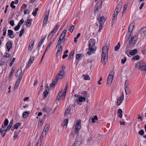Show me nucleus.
<instances>
[{
  "instance_id": "f257e3e1",
  "label": "nucleus",
  "mask_w": 146,
  "mask_h": 146,
  "mask_svg": "<svg viewBox=\"0 0 146 146\" xmlns=\"http://www.w3.org/2000/svg\"><path fill=\"white\" fill-rule=\"evenodd\" d=\"M102 54L101 58V61L102 63L105 65L107 61L108 55V47L104 46L102 49Z\"/></svg>"
},
{
  "instance_id": "f03ea898",
  "label": "nucleus",
  "mask_w": 146,
  "mask_h": 146,
  "mask_svg": "<svg viewBox=\"0 0 146 146\" xmlns=\"http://www.w3.org/2000/svg\"><path fill=\"white\" fill-rule=\"evenodd\" d=\"M136 37H137L136 36V35H135V36L133 35H131L128 42V47L129 48H131L133 47L134 46V45L135 44V42L137 41V39H135Z\"/></svg>"
},
{
  "instance_id": "7ed1b4c3",
  "label": "nucleus",
  "mask_w": 146,
  "mask_h": 146,
  "mask_svg": "<svg viewBox=\"0 0 146 146\" xmlns=\"http://www.w3.org/2000/svg\"><path fill=\"white\" fill-rule=\"evenodd\" d=\"M139 69L142 71L146 72V62L141 60L139 62Z\"/></svg>"
},
{
  "instance_id": "20e7f679",
  "label": "nucleus",
  "mask_w": 146,
  "mask_h": 146,
  "mask_svg": "<svg viewBox=\"0 0 146 146\" xmlns=\"http://www.w3.org/2000/svg\"><path fill=\"white\" fill-rule=\"evenodd\" d=\"M64 74V70L63 69L61 70L58 73L56 76V78L55 80L56 82H58L59 79H60L62 78Z\"/></svg>"
},
{
  "instance_id": "39448f33",
  "label": "nucleus",
  "mask_w": 146,
  "mask_h": 146,
  "mask_svg": "<svg viewBox=\"0 0 146 146\" xmlns=\"http://www.w3.org/2000/svg\"><path fill=\"white\" fill-rule=\"evenodd\" d=\"M49 127L50 125L48 124H47L45 125L40 136V138H41V137L43 138L44 136L46 135L47 132L49 129Z\"/></svg>"
},
{
  "instance_id": "423d86ee",
  "label": "nucleus",
  "mask_w": 146,
  "mask_h": 146,
  "mask_svg": "<svg viewBox=\"0 0 146 146\" xmlns=\"http://www.w3.org/2000/svg\"><path fill=\"white\" fill-rule=\"evenodd\" d=\"M125 90L127 94H129L131 92V90L129 88V84L128 82V80H126L125 81L124 84Z\"/></svg>"
},
{
  "instance_id": "0eeeda50",
  "label": "nucleus",
  "mask_w": 146,
  "mask_h": 146,
  "mask_svg": "<svg viewBox=\"0 0 146 146\" xmlns=\"http://www.w3.org/2000/svg\"><path fill=\"white\" fill-rule=\"evenodd\" d=\"M97 19L99 23H104L106 21V19L104 16H101L100 15H98Z\"/></svg>"
},
{
  "instance_id": "6e6552de",
  "label": "nucleus",
  "mask_w": 146,
  "mask_h": 146,
  "mask_svg": "<svg viewBox=\"0 0 146 146\" xmlns=\"http://www.w3.org/2000/svg\"><path fill=\"white\" fill-rule=\"evenodd\" d=\"M22 70L21 69H18L17 72L15 73V76L16 77H17L18 76V78H21V79H22V77L23 75V73H22Z\"/></svg>"
},
{
  "instance_id": "1a4fd4ad",
  "label": "nucleus",
  "mask_w": 146,
  "mask_h": 146,
  "mask_svg": "<svg viewBox=\"0 0 146 146\" xmlns=\"http://www.w3.org/2000/svg\"><path fill=\"white\" fill-rule=\"evenodd\" d=\"M113 76L109 74L107 80V85L111 84L113 79Z\"/></svg>"
},
{
  "instance_id": "9d476101",
  "label": "nucleus",
  "mask_w": 146,
  "mask_h": 146,
  "mask_svg": "<svg viewBox=\"0 0 146 146\" xmlns=\"http://www.w3.org/2000/svg\"><path fill=\"white\" fill-rule=\"evenodd\" d=\"M94 46H89L88 49L89 51H88L87 52V54L88 55H90L91 53L94 54L95 52H94V49L93 48Z\"/></svg>"
},
{
  "instance_id": "9b49d317",
  "label": "nucleus",
  "mask_w": 146,
  "mask_h": 146,
  "mask_svg": "<svg viewBox=\"0 0 146 146\" xmlns=\"http://www.w3.org/2000/svg\"><path fill=\"white\" fill-rule=\"evenodd\" d=\"M96 43V41L94 39H90L88 42V46H94Z\"/></svg>"
},
{
  "instance_id": "f8f14e48",
  "label": "nucleus",
  "mask_w": 146,
  "mask_h": 146,
  "mask_svg": "<svg viewBox=\"0 0 146 146\" xmlns=\"http://www.w3.org/2000/svg\"><path fill=\"white\" fill-rule=\"evenodd\" d=\"M8 35L11 38H12L15 37L13 31L12 30H8Z\"/></svg>"
},
{
  "instance_id": "ddd939ff",
  "label": "nucleus",
  "mask_w": 146,
  "mask_h": 146,
  "mask_svg": "<svg viewBox=\"0 0 146 146\" xmlns=\"http://www.w3.org/2000/svg\"><path fill=\"white\" fill-rule=\"evenodd\" d=\"M62 48L63 46H58L57 49V52L56 54L57 56H58L61 54L62 51Z\"/></svg>"
},
{
  "instance_id": "4468645a",
  "label": "nucleus",
  "mask_w": 146,
  "mask_h": 146,
  "mask_svg": "<svg viewBox=\"0 0 146 146\" xmlns=\"http://www.w3.org/2000/svg\"><path fill=\"white\" fill-rule=\"evenodd\" d=\"M6 46L8 51H9L12 48V44L11 41H8L6 44Z\"/></svg>"
},
{
  "instance_id": "2eb2a0df",
  "label": "nucleus",
  "mask_w": 146,
  "mask_h": 146,
  "mask_svg": "<svg viewBox=\"0 0 146 146\" xmlns=\"http://www.w3.org/2000/svg\"><path fill=\"white\" fill-rule=\"evenodd\" d=\"M21 80V78H19L17 80L14 85V88L15 89H16L17 88L19 84V83Z\"/></svg>"
},
{
  "instance_id": "dca6fc26",
  "label": "nucleus",
  "mask_w": 146,
  "mask_h": 146,
  "mask_svg": "<svg viewBox=\"0 0 146 146\" xmlns=\"http://www.w3.org/2000/svg\"><path fill=\"white\" fill-rule=\"evenodd\" d=\"M116 9L115 10L114 12V13L113 16V19L112 20L111 23H114L116 20V18H115L117 16L118 13H117L115 11Z\"/></svg>"
},
{
  "instance_id": "f3484780",
  "label": "nucleus",
  "mask_w": 146,
  "mask_h": 146,
  "mask_svg": "<svg viewBox=\"0 0 146 146\" xmlns=\"http://www.w3.org/2000/svg\"><path fill=\"white\" fill-rule=\"evenodd\" d=\"M52 110V109L50 108V107L46 106L44 107L43 109V110L44 111L47 113L50 112Z\"/></svg>"
},
{
  "instance_id": "a211bd4d",
  "label": "nucleus",
  "mask_w": 146,
  "mask_h": 146,
  "mask_svg": "<svg viewBox=\"0 0 146 146\" xmlns=\"http://www.w3.org/2000/svg\"><path fill=\"white\" fill-rule=\"evenodd\" d=\"M81 126H75V133L77 134L78 135L79 133V131L81 129Z\"/></svg>"
},
{
  "instance_id": "6ab92c4d",
  "label": "nucleus",
  "mask_w": 146,
  "mask_h": 146,
  "mask_svg": "<svg viewBox=\"0 0 146 146\" xmlns=\"http://www.w3.org/2000/svg\"><path fill=\"white\" fill-rule=\"evenodd\" d=\"M124 99L120 96L117 99V106H119L122 103L123 100Z\"/></svg>"
},
{
  "instance_id": "aec40b11",
  "label": "nucleus",
  "mask_w": 146,
  "mask_h": 146,
  "mask_svg": "<svg viewBox=\"0 0 146 146\" xmlns=\"http://www.w3.org/2000/svg\"><path fill=\"white\" fill-rule=\"evenodd\" d=\"M140 33L142 35L144 36L146 35V28H141L140 31Z\"/></svg>"
},
{
  "instance_id": "412c9836",
  "label": "nucleus",
  "mask_w": 146,
  "mask_h": 146,
  "mask_svg": "<svg viewBox=\"0 0 146 146\" xmlns=\"http://www.w3.org/2000/svg\"><path fill=\"white\" fill-rule=\"evenodd\" d=\"M66 30L65 29L64 30L61 34L59 38H60L61 39L63 40L66 35Z\"/></svg>"
},
{
  "instance_id": "4be33fe9",
  "label": "nucleus",
  "mask_w": 146,
  "mask_h": 146,
  "mask_svg": "<svg viewBox=\"0 0 146 146\" xmlns=\"http://www.w3.org/2000/svg\"><path fill=\"white\" fill-rule=\"evenodd\" d=\"M137 50L136 49L131 50L129 52V54L131 55H133L137 53Z\"/></svg>"
},
{
  "instance_id": "5701e85b",
  "label": "nucleus",
  "mask_w": 146,
  "mask_h": 146,
  "mask_svg": "<svg viewBox=\"0 0 146 146\" xmlns=\"http://www.w3.org/2000/svg\"><path fill=\"white\" fill-rule=\"evenodd\" d=\"M118 116L120 118H121L122 117V110L119 109L117 111Z\"/></svg>"
},
{
  "instance_id": "b1692460",
  "label": "nucleus",
  "mask_w": 146,
  "mask_h": 146,
  "mask_svg": "<svg viewBox=\"0 0 146 146\" xmlns=\"http://www.w3.org/2000/svg\"><path fill=\"white\" fill-rule=\"evenodd\" d=\"M34 43V41L32 40L31 42H30L29 45L28 47V49L29 50H31L32 48L33 47V44Z\"/></svg>"
},
{
  "instance_id": "393cba45",
  "label": "nucleus",
  "mask_w": 146,
  "mask_h": 146,
  "mask_svg": "<svg viewBox=\"0 0 146 146\" xmlns=\"http://www.w3.org/2000/svg\"><path fill=\"white\" fill-rule=\"evenodd\" d=\"M32 20L31 19H27V21L25 25L27 26V27L30 26L31 25V22H32Z\"/></svg>"
},
{
  "instance_id": "a878e982",
  "label": "nucleus",
  "mask_w": 146,
  "mask_h": 146,
  "mask_svg": "<svg viewBox=\"0 0 146 146\" xmlns=\"http://www.w3.org/2000/svg\"><path fill=\"white\" fill-rule=\"evenodd\" d=\"M56 80H55V79L50 84V88H53L55 85L57 84L58 82H56Z\"/></svg>"
},
{
  "instance_id": "bb28decb",
  "label": "nucleus",
  "mask_w": 146,
  "mask_h": 146,
  "mask_svg": "<svg viewBox=\"0 0 146 146\" xmlns=\"http://www.w3.org/2000/svg\"><path fill=\"white\" fill-rule=\"evenodd\" d=\"M74 54V50L71 51L70 53L69 56L68 57V60H70L73 57V55Z\"/></svg>"
},
{
  "instance_id": "cd10ccee",
  "label": "nucleus",
  "mask_w": 146,
  "mask_h": 146,
  "mask_svg": "<svg viewBox=\"0 0 146 146\" xmlns=\"http://www.w3.org/2000/svg\"><path fill=\"white\" fill-rule=\"evenodd\" d=\"M29 113V111H26L24 112L23 114V117L24 118H26L28 116Z\"/></svg>"
},
{
  "instance_id": "c85d7f7f",
  "label": "nucleus",
  "mask_w": 146,
  "mask_h": 146,
  "mask_svg": "<svg viewBox=\"0 0 146 146\" xmlns=\"http://www.w3.org/2000/svg\"><path fill=\"white\" fill-rule=\"evenodd\" d=\"M78 100L79 102H82L85 101L86 98L84 97L80 96L78 98Z\"/></svg>"
},
{
  "instance_id": "c756f323",
  "label": "nucleus",
  "mask_w": 146,
  "mask_h": 146,
  "mask_svg": "<svg viewBox=\"0 0 146 146\" xmlns=\"http://www.w3.org/2000/svg\"><path fill=\"white\" fill-rule=\"evenodd\" d=\"M43 40H41L38 43V46L37 47V49L38 50L40 49L41 46L42 45V43L43 42Z\"/></svg>"
},
{
  "instance_id": "7c9ffc66",
  "label": "nucleus",
  "mask_w": 146,
  "mask_h": 146,
  "mask_svg": "<svg viewBox=\"0 0 146 146\" xmlns=\"http://www.w3.org/2000/svg\"><path fill=\"white\" fill-rule=\"evenodd\" d=\"M83 76L84 77V79L86 80H90V76L87 74H84Z\"/></svg>"
},
{
  "instance_id": "2f4dec72",
  "label": "nucleus",
  "mask_w": 146,
  "mask_h": 146,
  "mask_svg": "<svg viewBox=\"0 0 146 146\" xmlns=\"http://www.w3.org/2000/svg\"><path fill=\"white\" fill-rule=\"evenodd\" d=\"M40 137V139L38 140L37 142L36 143V146H40L41 145V143L42 142V140Z\"/></svg>"
},
{
  "instance_id": "473e14b6",
  "label": "nucleus",
  "mask_w": 146,
  "mask_h": 146,
  "mask_svg": "<svg viewBox=\"0 0 146 146\" xmlns=\"http://www.w3.org/2000/svg\"><path fill=\"white\" fill-rule=\"evenodd\" d=\"M82 56L80 54H77L76 56V59L80 60L82 58Z\"/></svg>"
},
{
  "instance_id": "72a5a7b5",
  "label": "nucleus",
  "mask_w": 146,
  "mask_h": 146,
  "mask_svg": "<svg viewBox=\"0 0 146 146\" xmlns=\"http://www.w3.org/2000/svg\"><path fill=\"white\" fill-rule=\"evenodd\" d=\"M74 26L73 25H71V26H70L68 29V30L71 33H72L74 29Z\"/></svg>"
},
{
  "instance_id": "f704fd0d",
  "label": "nucleus",
  "mask_w": 146,
  "mask_h": 146,
  "mask_svg": "<svg viewBox=\"0 0 146 146\" xmlns=\"http://www.w3.org/2000/svg\"><path fill=\"white\" fill-rule=\"evenodd\" d=\"M14 70L12 68L9 76V79L10 80L12 76L13 73L14 72Z\"/></svg>"
},
{
  "instance_id": "c9c22d12",
  "label": "nucleus",
  "mask_w": 146,
  "mask_h": 146,
  "mask_svg": "<svg viewBox=\"0 0 146 146\" xmlns=\"http://www.w3.org/2000/svg\"><path fill=\"white\" fill-rule=\"evenodd\" d=\"M48 92L46 90H45L43 93V96L44 97V99H45L48 95Z\"/></svg>"
},
{
  "instance_id": "e433bc0d",
  "label": "nucleus",
  "mask_w": 146,
  "mask_h": 146,
  "mask_svg": "<svg viewBox=\"0 0 146 146\" xmlns=\"http://www.w3.org/2000/svg\"><path fill=\"white\" fill-rule=\"evenodd\" d=\"M120 48V42L118 43L117 45L115 46L114 48V50L115 51H116L118 50Z\"/></svg>"
},
{
  "instance_id": "4c0bfd02",
  "label": "nucleus",
  "mask_w": 146,
  "mask_h": 146,
  "mask_svg": "<svg viewBox=\"0 0 146 146\" xmlns=\"http://www.w3.org/2000/svg\"><path fill=\"white\" fill-rule=\"evenodd\" d=\"M38 8H36L35 9L34 11H33L32 13V15L33 16H35L36 15L37 12L38 11Z\"/></svg>"
},
{
  "instance_id": "58836bf2",
  "label": "nucleus",
  "mask_w": 146,
  "mask_h": 146,
  "mask_svg": "<svg viewBox=\"0 0 146 146\" xmlns=\"http://www.w3.org/2000/svg\"><path fill=\"white\" fill-rule=\"evenodd\" d=\"M68 119L67 118L64 120V124L63 125L64 126H67L68 123Z\"/></svg>"
},
{
  "instance_id": "ea45409f",
  "label": "nucleus",
  "mask_w": 146,
  "mask_h": 146,
  "mask_svg": "<svg viewBox=\"0 0 146 146\" xmlns=\"http://www.w3.org/2000/svg\"><path fill=\"white\" fill-rule=\"evenodd\" d=\"M82 94L83 96H84V97L88 98L89 96L88 95L87 92L86 91L84 92Z\"/></svg>"
},
{
  "instance_id": "a19ab883",
  "label": "nucleus",
  "mask_w": 146,
  "mask_h": 146,
  "mask_svg": "<svg viewBox=\"0 0 146 146\" xmlns=\"http://www.w3.org/2000/svg\"><path fill=\"white\" fill-rule=\"evenodd\" d=\"M63 40L61 39V38H59L57 42V45H58V46H60L61 44L62 41Z\"/></svg>"
},
{
  "instance_id": "79ce46f5",
  "label": "nucleus",
  "mask_w": 146,
  "mask_h": 146,
  "mask_svg": "<svg viewBox=\"0 0 146 146\" xmlns=\"http://www.w3.org/2000/svg\"><path fill=\"white\" fill-rule=\"evenodd\" d=\"M139 56L138 55H137L132 58V60H138L139 59Z\"/></svg>"
},
{
  "instance_id": "37998d69",
  "label": "nucleus",
  "mask_w": 146,
  "mask_h": 146,
  "mask_svg": "<svg viewBox=\"0 0 146 146\" xmlns=\"http://www.w3.org/2000/svg\"><path fill=\"white\" fill-rule=\"evenodd\" d=\"M8 120L7 118L5 119L4 121V124L5 126H7L8 125Z\"/></svg>"
},
{
  "instance_id": "c03bdc74",
  "label": "nucleus",
  "mask_w": 146,
  "mask_h": 146,
  "mask_svg": "<svg viewBox=\"0 0 146 146\" xmlns=\"http://www.w3.org/2000/svg\"><path fill=\"white\" fill-rule=\"evenodd\" d=\"M21 124V123H17L14 125V129H17L18 128L19 126Z\"/></svg>"
},
{
  "instance_id": "a18cd8bd",
  "label": "nucleus",
  "mask_w": 146,
  "mask_h": 146,
  "mask_svg": "<svg viewBox=\"0 0 146 146\" xmlns=\"http://www.w3.org/2000/svg\"><path fill=\"white\" fill-rule=\"evenodd\" d=\"M121 8V7L117 6L116 7V12L117 13H118L120 12Z\"/></svg>"
},
{
  "instance_id": "49530a36",
  "label": "nucleus",
  "mask_w": 146,
  "mask_h": 146,
  "mask_svg": "<svg viewBox=\"0 0 146 146\" xmlns=\"http://www.w3.org/2000/svg\"><path fill=\"white\" fill-rule=\"evenodd\" d=\"M102 3V0H100L97 3L96 5L97 6L99 7H100Z\"/></svg>"
},
{
  "instance_id": "de8ad7c7",
  "label": "nucleus",
  "mask_w": 146,
  "mask_h": 146,
  "mask_svg": "<svg viewBox=\"0 0 146 146\" xmlns=\"http://www.w3.org/2000/svg\"><path fill=\"white\" fill-rule=\"evenodd\" d=\"M21 25L19 24L17 25L14 27V30L15 31H18Z\"/></svg>"
},
{
  "instance_id": "09e8293b",
  "label": "nucleus",
  "mask_w": 146,
  "mask_h": 146,
  "mask_svg": "<svg viewBox=\"0 0 146 146\" xmlns=\"http://www.w3.org/2000/svg\"><path fill=\"white\" fill-rule=\"evenodd\" d=\"M18 136V133L17 132H15L13 136L14 140H15L17 139Z\"/></svg>"
},
{
  "instance_id": "8fccbe9b",
  "label": "nucleus",
  "mask_w": 146,
  "mask_h": 146,
  "mask_svg": "<svg viewBox=\"0 0 146 146\" xmlns=\"http://www.w3.org/2000/svg\"><path fill=\"white\" fill-rule=\"evenodd\" d=\"M14 1H12L10 4V6L13 9H15L16 7V6L14 5Z\"/></svg>"
},
{
  "instance_id": "3c124183",
  "label": "nucleus",
  "mask_w": 146,
  "mask_h": 146,
  "mask_svg": "<svg viewBox=\"0 0 146 146\" xmlns=\"http://www.w3.org/2000/svg\"><path fill=\"white\" fill-rule=\"evenodd\" d=\"M81 121L80 120H77L75 126H81Z\"/></svg>"
},
{
  "instance_id": "603ef678",
  "label": "nucleus",
  "mask_w": 146,
  "mask_h": 146,
  "mask_svg": "<svg viewBox=\"0 0 146 146\" xmlns=\"http://www.w3.org/2000/svg\"><path fill=\"white\" fill-rule=\"evenodd\" d=\"M24 29H23L21 30L20 31V34L19 35V36L20 37H21L22 36V35L23 34V33H24Z\"/></svg>"
},
{
  "instance_id": "864d4df0",
  "label": "nucleus",
  "mask_w": 146,
  "mask_h": 146,
  "mask_svg": "<svg viewBox=\"0 0 146 146\" xmlns=\"http://www.w3.org/2000/svg\"><path fill=\"white\" fill-rule=\"evenodd\" d=\"M7 29L6 27H4L3 29V36H5L6 34Z\"/></svg>"
},
{
  "instance_id": "5fc2aeb1",
  "label": "nucleus",
  "mask_w": 146,
  "mask_h": 146,
  "mask_svg": "<svg viewBox=\"0 0 146 146\" xmlns=\"http://www.w3.org/2000/svg\"><path fill=\"white\" fill-rule=\"evenodd\" d=\"M140 135H143L144 133V131L142 129L140 130L138 133Z\"/></svg>"
},
{
  "instance_id": "6e6d98bb",
  "label": "nucleus",
  "mask_w": 146,
  "mask_h": 146,
  "mask_svg": "<svg viewBox=\"0 0 146 146\" xmlns=\"http://www.w3.org/2000/svg\"><path fill=\"white\" fill-rule=\"evenodd\" d=\"M127 59L126 57H124L123 59L121 60V63L122 64H124L125 63Z\"/></svg>"
},
{
  "instance_id": "4d7b16f0",
  "label": "nucleus",
  "mask_w": 146,
  "mask_h": 146,
  "mask_svg": "<svg viewBox=\"0 0 146 146\" xmlns=\"http://www.w3.org/2000/svg\"><path fill=\"white\" fill-rule=\"evenodd\" d=\"M104 23H100V24L99 25V31H100L101 30H102L103 29V25H104Z\"/></svg>"
},
{
  "instance_id": "13d9d810",
  "label": "nucleus",
  "mask_w": 146,
  "mask_h": 146,
  "mask_svg": "<svg viewBox=\"0 0 146 146\" xmlns=\"http://www.w3.org/2000/svg\"><path fill=\"white\" fill-rule=\"evenodd\" d=\"M70 110L69 109V108H67L65 112V113H64L65 115H66L67 114L68 112H69Z\"/></svg>"
},
{
  "instance_id": "bf43d9fd",
  "label": "nucleus",
  "mask_w": 146,
  "mask_h": 146,
  "mask_svg": "<svg viewBox=\"0 0 146 146\" xmlns=\"http://www.w3.org/2000/svg\"><path fill=\"white\" fill-rule=\"evenodd\" d=\"M53 35V34H51L50 33L48 35V37L47 38L48 40H49L52 37V36Z\"/></svg>"
},
{
  "instance_id": "052dcab7",
  "label": "nucleus",
  "mask_w": 146,
  "mask_h": 146,
  "mask_svg": "<svg viewBox=\"0 0 146 146\" xmlns=\"http://www.w3.org/2000/svg\"><path fill=\"white\" fill-rule=\"evenodd\" d=\"M4 132L3 129H2V131L1 132V133L2 137H4L6 134Z\"/></svg>"
},
{
  "instance_id": "680f3d73",
  "label": "nucleus",
  "mask_w": 146,
  "mask_h": 146,
  "mask_svg": "<svg viewBox=\"0 0 146 146\" xmlns=\"http://www.w3.org/2000/svg\"><path fill=\"white\" fill-rule=\"evenodd\" d=\"M61 99V97L60 96H57L56 98V101L57 102V103Z\"/></svg>"
},
{
  "instance_id": "e2e57ef3",
  "label": "nucleus",
  "mask_w": 146,
  "mask_h": 146,
  "mask_svg": "<svg viewBox=\"0 0 146 146\" xmlns=\"http://www.w3.org/2000/svg\"><path fill=\"white\" fill-rule=\"evenodd\" d=\"M49 16V13L46 14L44 17V19H45V20H48V18Z\"/></svg>"
},
{
  "instance_id": "0e129e2a",
  "label": "nucleus",
  "mask_w": 146,
  "mask_h": 146,
  "mask_svg": "<svg viewBox=\"0 0 146 146\" xmlns=\"http://www.w3.org/2000/svg\"><path fill=\"white\" fill-rule=\"evenodd\" d=\"M135 22V21L133 20L130 24L129 26H131V27H134Z\"/></svg>"
},
{
  "instance_id": "69168bd1",
  "label": "nucleus",
  "mask_w": 146,
  "mask_h": 146,
  "mask_svg": "<svg viewBox=\"0 0 146 146\" xmlns=\"http://www.w3.org/2000/svg\"><path fill=\"white\" fill-rule=\"evenodd\" d=\"M47 21H48V20H45V19H44V20H43V24H42L43 27L45 26L46 25L47 23Z\"/></svg>"
},
{
  "instance_id": "338daca9",
  "label": "nucleus",
  "mask_w": 146,
  "mask_h": 146,
  "mask_svg": "<svg viewBox=\"0 0 146 146\" xmlns=\"http://www.w3.org/2000/svg\"><path fill=\"white\" fill-rule=\"evenodd\" d=\"M59 26V24L58 23L56 24V25L53 28V29L55 31L56 30H57Z\"/></svg>"
},
{
  "instance_id": "774afa93",
  "label": "nucleus",
  "mask_w": 146,
  "mask_h": 146,
  "mask_svg": "<svg viewBox=\"0 0 146 146\" xmlns=\"http://www.w3.org/2000/svg\"><path fill=\"white\" fill-rule=\"evenodd\" d=\"M77 141H75V142L74 143V144L72 145L71 146H78L79 145L78 143H77Z\"/></svg>"
}]
</instances>
